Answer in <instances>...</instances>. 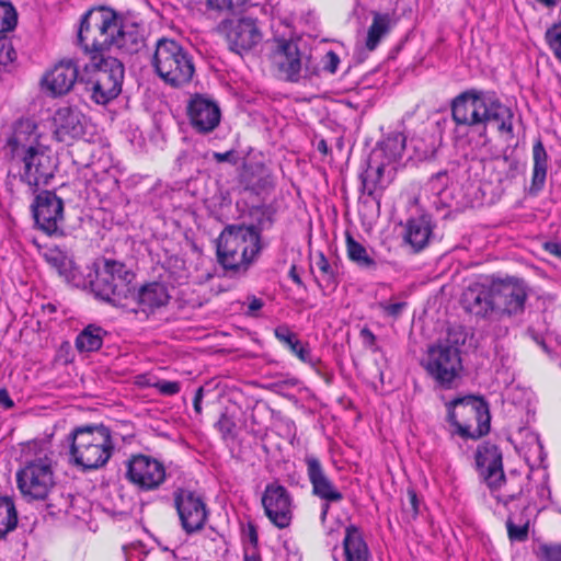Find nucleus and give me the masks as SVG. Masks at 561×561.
Wrapping results in <instances>:
<instances>
[{"label":"nucleus","mask_w":561,"mask_h":561,"mask_svg":"<svg viewBox=\"0 0 561 561\" xmlns=\"http://www.w3.org/2000/svg\"><path fill=\"white\" fill-rule=\"evenodd\" d=\"M30 144L26 150L11 154V159L22 164L20 181L25 183L33 194L39 186H46L54 179L57 163L46 147Z\"/></svg>","instance_id":"8"},{"label":"nucleus","mask_w":561,"mask_h":561,"mask_svg":"<svg viewBox=\"0 0 561 561\" xmlns=\"http://www.w3.org/2000/svg\"><path fill=\"white\" fill-rule=\"evenodd\" d=\"M346 250L350 261L359 268L375 271L378 266L374 257L368 254L367 249L356 241L351 233H346Z\"/></svg>","instance_id":"36"},{"label":"nucleus","mask_w":561,"mask_h":561,"mask_svg":"<svg viewBox=\"0 0 561 561\" xmlns=\"http://www.w3.org/2000/svg\"><path fill=\"white\" fill-rule=\"evenodd\" d=\"M213 158L218 163L228 162L231 165H237L240 160L239 153L233 149L226 152H214Z\"/></svg>","instance_id":"57"},{"label":"nucleus","mask_w":561,"mask_h":561,"mask_svg":"<svg viewBox=\"0 0 561 561\" xmlns=\"http://www.w3.org/2000/svg\"><path fill=\"white\" fill-rule=\"evenodd\" d=\"M422 366L437 387L444 390L456 388L462 379L461 356L456 351L436 344L428 347L427 357Z\"/></svg>","instance_id":"9"},{"label":"nucleus","mask_w":561,"mask_h":561,"mask_svg":"<svg viewBox=\"0 0 561 561\" xmlns=\"http://www.w3.org/2000/svg\"><path fill=\"white\" fill-rule=\"evenodd\" d=\"M264 245L256 232L245 229V224L227 225L216 240V257L230 278L245 276L259 260Z\"/></svg>","instance_id":"2"},{"label":"nucleus","mask_w":561,"mask_h":561,"mask_svg":"<svg viewBox=\"0 0 561 561\" xmlns=\"http://www.w3.org/2000/svg\"><path fill=\"white\" fill-rule=\"evenodd\" d=\"M378 306L388 317L398 319L401 316L403 309L407 307V302L401 301L394 304H387L385 301H380Z\"/></svg>","instance_id":"53"},{"label":"nucleus","mask_w":561,"mask_h":561,"mask_svg":"<svg viewBox=\"0 0 561 561\" xmlns=\"http://www.w3.org/2000/svg\"><path fill=\"white\" fill-rule=\"evenodd\" d=\"M360 337L363 339L364 345L374 352L378 351V347L376 346L377 337L374 334V332L367 328L364 327L359 332Z\"/></svg>","instance_id":"59"},{"label":"nucleus","mask_w":561,"mask_h":561,"mask_svg":"<svg viewBox=\"0 0 561 561\" xmlns=\"http://www.w3.org/2000/svg\"><path fill=\"white\" fill-rule=\"evenodd\" d=\"M55 137L58 141L68 142L85 134L84 115L72 106L59 107L54 115Z\"/></svg>","instance_id":"24"},{"label":"nucleus","mask_w":561,"mask_h":561,"mask_svg":"<svg viewBox=\"0 0 561 561\" xmlns=\"http://www.w3.org/2000/svg\"><path fill=\"white\" fill-rule=\"evenodd\" d=\"M408 503H402L403 518L407 522L416 519L420 513L421 500L413 488L407 490Z\"/></svg>","instance_id":"49"},{"label":"nucleus","mask_w":561,"mask_h":561,"mask_svg":"<svg viewBox=\"0 0 561 561\" xmlns=\"http://www.w3.org/2000/svg\"><path fill=\"white\" fill-rule=\"evenodd\" d=\"M249 305H248V311L247 314L251 317L256 316V311L263 308L264 302L261 298H257L255 296H249L248 297Z\"/></svg>","instance_id":"60"},{"label":"nucleus","mask_w":561,"mask_h":561,"mask_svg":"<svg viewBox=\"0 0 561 561\" xmlns=\"http://www.w3.org/2000/svg\"><path fill=\"white\" fill-rule=\"evenodd\" d=\"M18 13L9 2H0V33L10 32L15 28Z\"/></svg>","instance_id":"46"},{"label":"nucleus","mask_w":561,"mask_h":561,"mask_svg":"<svg viewBox=\"0 0 561 561\" xmlns=\"http://www.w3.org/2000/svg\"><path fill=\"white\" fill-rule=\"evenodd\" d=\"M545 250L548 251L550 254L561 259V242H546Z\"/></svg>","instance_id":"64"},{"label":"nucleus","mask_w":561,"mask_h":561,"mask_svg":"<svg viewBox=\"0 0 561 561\" xmlns=\"http://www.w3.org/2000/svg\"><path fill=\"white\" fill-rule=\"evenodd\" d=\"M0 405H2L4 409H11L14 407V402L10 398L9 392L5 388L0 389Z\"/></svg>","instance_id":"63"},{"label":"nucleus","mask_w":561,"mask_h":561,"mask_svg":"<svg viewBox=\"0 0 561 561\" xmlns=\"http://www.w3.org/2000/svg\"><path fill=\"white\" fill-rule=\"evenodd\" d=\"M495 319L524 313L529 287L523 278L506 277L492 279Z\"/></svg>","instance_id":"10"},{"label":"nucleus","mask_w":561,"mask_h":561,"mask_svg":"<svg viewBox=\"0 0 561 561\" xmlns=\"http://www.w3.org/2000/svg\"><path fill=\"white\" fill-rule=\"evenodd\" d=\"M316 265L321 272V282L318 280L319 286L335 288L337 285L335 272L322 252L319 253Z\"/></svg>","instance_id":"44"},{"label":"nucleus","mask_w":561,"mask_h":561,"mask_svg":"<svg viewBox=\"0 0 561 561\" xmlns=\"http://www.w3.org/2000/svg\"><path fill=\"white\" fill-rule=\"evenodd\" d=\"M276 339L290 350L301 362L316 366L318 359H316L308 345H304L298 339V335L293 332L287 325H278L274 330Z\"/></svg>","instance_id":"32"},{"label":"nucleus","mask_w":561,"mask_h":561,"mask_svg":"<svg viewBox=\"0 0 561 561\" xmlns=\"http://www.w3.org/2000/svg\"><path fill=\"white\" fill-rule=\"evenodd\" d=\"M18 58V53L13 46L12 39L8 36H0V67H8Z\"/></svg>","instance_id":"50"},{"label":"nucleus","mask_w":561,"mask_h":561,"mask_svg":"<svg viewBox=\"0 0 561 561\" xmlns=\"http://www.w3.org/2000/svg\"><path fill=\"white\" fill-rule=\"evenodd\" d=\"M112 432L103 423L83 424L72 428L68 435L70 450L96 443H111Z\"/></svg>","instance_id":"27"},{"label":"nucleus","mask_w":561,"mask_h":561,"mask_svg":"<svg viewBox=\"0 0 561 561\" xmlns=\"http://www.w3.org/2000/svg\"><path fill=\"white\" fill-rule=\"evenodd\" d=\"M502 168H505V179L514 180L519 173V161L515 158H511L508 156H503L499 161Z\"/></svg>","instance_id":"52"},{"label":"nucleus","mask_w":561,"mask_h":561,"mask_svg":"<svg viewBox=\"0 0 561 561\" xmlns=\"http://www.w3.org/2000/svg\"><path fill=\"white\" fill-rule=\"evenodd\" d=\"M18 488L30 500H44L55 486L54 472L48 458H37L16 473Z\"/></svg>","instance_id":"11"},{"label":"nucleus","mask_w":561,"mask_h":561,"mask_svg":"<svg viewBox=\"0 0 561 561\" xmlns=\"http://www.w3.org/2000/svg\"><path fill=\"white\" fill-rule=\"evenodd\" d=\"M154 387L164 396H173L181 390V383L179 381L160 380Z\"/></svg>","instance_id":"56"},{"label":"nucleus","mask_w":561,"mask_h":561,"mask_svg":"<svg viewBox=\"0 0 561 561\" xmlns=\"http://www.w3.org/2000/svg\"><path fill=\"white\" fill-rule=\"evenodd\" d=\"M31 210L36 227L47 236L62 233L58 224L64 219V201L54 191L36 194Z\"/></svg>","instance_id":"16"},{"label":"nucleus","mask_w":561,"mask_h":561,"mask_svg":"<svg viewBox=\"0 0 561 561\" xmlns=\"http://www.w3.org/2000/svg\"><path fill=\"white\" fill-rule=\"evenodd\" d=\"M343 548L346 561H368L369 559V549L363 538V534L353 524L345 528Z\"/></svg>","instance_id":"31"},{"label":"nucleus","mask_w":561,"mask_h":561,"mask_svg":"<svg viewBox=\"0 0 561 561\" xmlns=\"http://www.w3.org/2000/svg\"><path fill=\"white\" fill-rule=\"evenodd\" d=\"M407 138L402 133H391L380 142V148L389 161L402 158Z\"/></svg>","instance_id":"40"},{"label":"nucleus","mask_w":561,"mask_h":561,"mask_svg":"<svg viewBox=\"0 0 561 561\" xmlns=\"http://www.w3.org/2000/svg\"><path fill=\"white\" fill-rule=\"evenodd\" d=\"M385 164L379 163L377 167L371 165V158L365 161V169L359 174L360 188L363 194L377 199L381 194H377L378 191L381 193L387 187L388 183L383 181Z\"/></svg>","instance_id":"30"},{"label":"nucleus","mask_w":561,"mask_h":561,"mask_svg":"<svg viewBox=\"0 0 561 561\" xmlns=\"http://www.w3.org/2000/svg\"><path fill=\"white\" fill-rule=\"evenodd\" d=\"M257 169L259 174L255 175L252 173L247 182V188L255 194L270 191L274 187V181L271 172L263 165L257 167Z\"/></svg>","instance_id":"42"},{"label":"nucleus","mask_w":561,"mask_h":561,"mask_svg":"<svg viewBox=\"0 0 561 561\" xmlns=\"http://www.w3.org/2000/svg\"><path fill=\"white\" fill-rule=\"evenodd\" d=\"M545 41L554 57L561 62V22H556L547 28Z\"/></svg>","instance_id":"47"},{"label":"nucleus","mask_w":561,"mask_h":561,"mask_svg":"<svg viewBox=\"0 0 561 561\" xmlns=\"http://www.w3.org/2000/svg\"><path fill=\"white\" fill-rule=\"evenodd\" d=\"M460 305L463 310L479 320L495 319V305L490 284L476 283L470 285L461 295Z\"/></svg>","instance_id":"20"},{"label":"nucleus","mask_w":561,"mask_h":561,"mask_svg":"<svg viewBox=\"0 0 561 561\" xmlns=\"http://www.w3.org/2000/svg\"><path fill=\"white\" fill-rule=\"evenodd\" d=\"M450 111L457 126L470 127L480 137H486L489 127L511 138L514 136L513 111L495 91L467 89L451 100Z\"/></svg>","instance_id":"1"},{"label":"nucleus","mask_w":561,"mask_h":561,"mask_svg":"<svg viewBox=\"0 0 561 561\" xmlns=\"http://www.w3.org/2000/svg\"><path fill=\"white\" fill-rule=\"evenodd\" d=\"M262 506L270 522L279 529L287 528L293 519L291 496L284 485L276 482L265 486Z\"/></svg>","instance_id":"19"},{"label":"nucleus","mask_w":561,"mask_h":561,"mask_svg":"<svg viewBox=\"0 0 561 561\" xmlns=\"http://www.w3.org/2000/svg\"><path fill=\"white\" fill-rule=\"evenodd\" d=\"M174 506L181 526L187 535L202 530L208 518L206 503L196 491L179 488L174 491Z\"/></svg>","instance_id":"13"},{"label":"nucleus","mask_w":561,"mask_h":561,"mask_svg":"<svg viewBox=\"0 0 561 561\" xmlns=\"http://www.w3.org/2000/svg\"><path fill=\"white\" fill-rule=\"evenodd\" d=\"M125 68L115 57L91 56V61L83 67L82 93L90 94L96 103L105 105L122 92Z\"/></svg>","instance_id":"5"},{"label":"nucleus","mask_w":561,"mask_h":561,"mask_svg":"<svg viewBox=\"0 0 561 561\" xmlns=\"http://www.w3.org/2000/svg\"><path fill=\"white\" fill-rule=\"evenodd\" d=\"M218 32L226 37L230 50L238 55L252 50L262 41L256 20L252 18L225 19L218 24Z\"/></svg>","instance_id":"14"},{"label":"nucleus","mask_w":561,"mask_h":561,"mask_svg":"<svg viewBox=\"0 0 561 561\" xmlns=\"http://www.w3.org/2000/svg\"><path fill=\"white\" fill-rule=\"evenodd\" d=\"M433 224L428 215L410 218L405 225L404 240L411 245L414 253L427 247L433 236Z\"/></svg>","instance_id":"28"},{"label":"nucleus","mask_w":561,"mask_h":561,"mask_svg":"<svg viewBox=\"0 0 561 561\" xmlns=\"http://www.w3.org/2000/svg\"><path fill=\"white\" fill-rule=\"evenodd\" d=\"M216 427L221 433L224 438L231 436L236 427V423L225 413H222L216 423Z\"/></svg>","instance_id":"54"},{"label":"nucleus","mask_w":561,"mask_h":561,"mask_svg":"<svg viewBox=\"0 0 561 561\" xmlns=\"http://www.w3.org/2000/svg\"><path fill=\"white\" fill-rule=\"evenodd\" d=\"M46 261L62 276L67 283H70L77 287L87 286V280L82 278L79 267L75 263L73 259L68 256L60 250L50 251L46 254Z\"/></svg>","instance_id":"29"},{"label":"nucleus","mask_w":561,"mask_h":561,"mask_svg":"<svg viewBox=\"0 0 561 561\" xmlns=\"http://www.w3.org/2000/svg\"><path fill=\"white\" fill-rule=\"evenodd\" d=\"M18 525V512L12 497L0 496V540L14 530Z\"/></svg>","instance_id":"38"},{"label":"nucleus","mask_w":561,"mask_h":561,"mask_svg":"<svg viewBox=\"0 0 561 561\" xmlns=\"http://www.w3.org/2000/svg\"><path fill=\"white\" fill-rule=\"evenodd\" d=\"M171 296L167 285L160 282H151L136 288L133 285V297L130 298V311L140 308L142 311H150L161 308L169 304Z\"/></svg>","instance_id":"25"},{"label":"nucleus","mask_w":561,"mask_h":561,"mask_svg":"<svg viewBox=\"0 0 561 561\" xmlns=\"http://www.w3.org/2000/svg\"><path fill=\"white\" fill-rule=\"evenodd\" d=\"M37 125L30 118L19 119L13 127L12 135L7 140L10 153H16L26 150L31 141V137L35 134Z\"/></svg>","instance_id":"34"},{"label":"nucleus","mask_w":561,"mask_h":561,"mask_svg":"<svg viewBox=\"0 0 561 561\" xmlns=\"http://www.w3.org/2000/svg\"><path fill=\"white\" fill-rule=\"evenodd\" d=\"M125 478L139 491H154L165 481V467L151 456L131 455L126 461Z\"/></svg>","instance_id":"12"},{"label":"nucleus","mask_w":561,"mask_h":561,"mask_svg":"<svg viewBox=\"0 0 561 561\" xmlns=\"http://www.w3.org/2000/svg\"><path fill=\"white\" fill-rule=\"evenodd\" d=\"M534 169L531 176L530 194H538L545 186L548 169V154L540 138L533 146Z\"/></svg>","instance_id":"33"},{"label":"nucleus","mask_w":561,"mask_h":561,"mask_svg":"<svg viewBox=\"0 0 561 561\" xmlns=\"http://www.w3.org/2000/svg\"><path fill=\"white\" fill-rule=\"evenodd\" d=\"M187 115L192 127L199 134L213 131L219 125L221 117L218 104L202 94L191 98Z\"/></svg>","instance_id":"21"},{"label":"nucleus","mask_w":561,"mask_h":561,"mask_svg":"<svg viewBox=\"0 0 561 561\" xmlns=\"http://www.w3.org/2000/svg\"><path fill=\"white\" fill-rule=\"evenodd\" d=\"M102 266L93 263V273L89 274L91 293L98 300L115 308L127 309L133 297V280L135 274L122 261L102 257Z\"/></svg>","instance_id":"4"},{"label":"nucleus","mask_w":561,"mask_h":561,"mask_svg":"<svg viewBox=\"0 0 561 561\" xmlns=\"http://www.w3.org/2000/svg\"><path fill=\"white\" fill-rule=\"evenodd\" d=\"M108 333L98 324H88L76 337L75 346L79 353L99 351Z\"/></svg>","instance_id":"35"},{"label":"nucleus","mask_w":561,"mask_h":561,"mask_svg":"<svg viewBox=\"0 0 561 561\" xmlns=\"http://www.w3.org/2000/svg\"><path fill=\"white\" fill-rule=\"evenodd\" d=\"M115 445L111 443H96L87 447L70 450L75 463L83 471L96 470L104 467L113 455Z\"/></svg>","instance_id":"26"},{"label":"nucleus","mask_w":561,"mask_h":561,"mask_svg":"<svg viewBox=\"0 0 561 561\" xmlns=\"http://www.w3.org/2000/svg\"><path fill=\"white\" fill-rule=\"evenodd\" d=\"M114 37L113 46L129 55L137 54L146 46V26L119 12Z\"/></svg>","instance_id":"23"},{"label":"nucleus","mask_w":561,"mask_h":561,"mask_svg":"<svg viewBox=\"0 0 561 561\" xmlns=\"http://www.w3.org/2000/svg\"><path fill=\"white\" fill-rule=\"evenodd\" d=\"M445 409L451 436L478 440L490 433V404L484 396H457L445 402Z\"/></svg>","instance_id":"3"},{"label":"nucleus","mask_w":561,"mask_h":561,"mask_svg":"<svg viewBox=\"0 0 561 561\" xmlns=\"http://www.w3.org/2000/svg\"><path fill=\"white\" fill-rule=\"evenodd\" d=\"M468 340V332L463 325H454L448 328L447 335L444 340L435 343L443 348L456 351L460 355V347L466 344Z\"/></svg>","instance_id":"41"},{"label":"nucleus","mask_w":561,"mask_h":561,"mask_svg":"<svg viewBox=\"0 0 561 561\" xmlns=\"http://www.w3.org/2000/svg\"><path fill=\"white\" fill-rule=\"evenodd\" d=\"M247 2L248 0H207L206 7L211 11L237 14L244 9Z\"/></svg>","instance_id":"45"},{"label":"nucleus","mask_w":561,"mask_h":561,"mask_svg":"<svg viewBox=\"0 0 561 561\" xmlns=\"http://www.w3.org/2000/svg\"><path fill=\"white\" fill-rule=\"evenodd\" d=\"M152 66L157 75L174 88L190 83L195 72L190 53L176 41L165 37L156 44Z\"/></svg>","instance_id":"7"},{"label":"nucleus","mask_w":561,"mask_h":561,"mask_svg":"<svg viewBox=\"0 0 561 561\" xmlns=\"http://www.w3.org/2000/svg\"><path fill=\"white\" fill-rule=\"evenodd\" d=\"M340 64V57L333 50H329L322 58V69L331 75L335 73Z\"/></svg>","instance_id":"55"},{"label":"nucleus","mask_w":561,"mask_h":561,"mask_svg":"<svg viewBox=\"0 0 561 561\" xmlns=\"http://www.w3.org/2000/svg\"><path fill=\"white\" fill-rule=\"evenodd\" d=\"M506 529L508 539L512 542H524L528 539L529 523L526 522L524 525L517 526L512 517L506 520Z\"/></svg>","instance_id":"51"},{"label":"nucleus","mask_w":561,"mask_h":561,"mask_svg":"<svg viewBox=\"0 0 561 561\" xmlns=\"http://www.w3.org/2000/svg\"><path fill=\"white\" fill-rule=\"evenodd\" d=\"M305 463L307 466V476L312 486V494L323 501L320 518L324 523L330 504L341 502L343 494L327 476L321 461L316 456L307 455Z\"/></svg>","instance_id":"17"},{"label":"nucleus","mask_w":561,"mask_h":561,"mask_svg":"<svg viewBox=\"0 0 561 561\" xmlns=\"http://www.w3.org/2000/svg\"><path fill=\"white\" fill-rule=\"evenodd\" d=\"M252 215L255 218V224L245 225V229L256 232L262 240V232L271 229L275 224L276 208L272 204L254 206Z\"/></svg>","instance_id":"37"},{"label":"nucleus","mask_w":561,"mask_h":561,"mask_svg":"<svg viewBox=\"0 0 561 561\" xmlns=\"http://www.w3.org/2000/svg\"><path fill=\"white\" fill-rule=\"evenodd\" d=\"M389 15L381 13H374L371 25L368 27L366 48L374 50L379 45L381 37L389 32Z\"/></svg>","instance_id":"39"},{"label":"nucleus","mask_w":561,"mask_h":561,"mask_svg":"<svg viewBox=\"0 0 561 561\" xmlns=\"http://www.w3.org/2000/svg\"><path fill=\"white\" fill-rule=\"evenodd\" d=\"M474 465L479 477L491 491L500 490L506 482L503 453L496 444L485 440L478 445L474 453Z\"/></svg>","instance_id":"15"},{"label":"nucleus","mask_w":561,"mask_h":561,"mask_svg":"<svg viewBox=\"0 0 561 561\" xmlns=\"http://www.w3.org/2000/svg\"><path fill=\"white\" fill-rule=\"evenodd\" d=\"M203 397H204V388L199 387L195 391V396H194V399H193V407H194V410H195V412L197 414L202 413V400H203Z\"/></svg>","instance_id":"62"},{"label":"nucleus","mask_w":561,"mask_h":561,"mask_svg":"<svg viewBox=\"0 0 561 561\" xmlns=\"http://www.w3.org/2000/svg\"><path fill=\"white\" fill-rule=\"evenodd\" d=\"M534 554L539 561H561V542L560 543H539L534 549Z\"/></svg>","instance_id":"48"},{"label":"nucleus","mask_w":561,"mask_h":561,"mask_svg":"<svg viewBox=\"0 0 561 561\" xmlns=\"http://www.w3.org/2000/svg\"><path fill=\"white\" fill-rule=\"evenodd\" d=\"M272 55L280 72L287 81L298 82L301 78L302 58L298 42L291 38L277 37L273 42Z\"/></svg>","instance_id":"22"},{"label":"nucleus","mask_w":561,"mask_h":561,"mask_svg":"<svg viewBox=\"0 0 561 561\" xmlns=\"http://www.w3.org/2000/svg\"><path fill=\"white\" fill-rule=\"evenodd\" d=\"M45 500L47 501L46 510L50 516L67 513L70 507L69 495L66 496L62 492H57L55 486L49 491Z\"/></svg>","instance_id":"43"},{"label":"nucleus","mask_w":561,"mask_h":561,"mask_svg":"<svg viewBox=\"0 0 561 561\" xmlns=\"http://www.w3.org/2000/svg\"><path fill=\"white\" fill-rule=\"evenodd\" d=\"M320 69L317 65L311 61V58H307L305 61V75L304 78L312 79V77H319Z\"/></svg>","instance_id":"61"},{"label":"nucleus","mask_w":561,"mask_h":561,"mask_svg":"<svg viewBox=\"0 0 561 561\" xmlns=\"http://www.w3.org/2000/svg\"><path fill=\"white\" fill-rule=\"evenodd\" d=\"M118 13L106 5L89 9L80 19L78 44L91 56H103L115 42Z\"/></svg>","instance_id":"6"},{"label":"nucleus","mask_w":561,"mask_h":561,"mask_svg":"<svg viewBox=\"0 0 561 561\" xmlns=\"http://www.w3.org/2000/svg\"><path fill=\"white\" fill-rule=\"evenodd\" d=\"M81 78H83V70L80 71L77 60L65 58L45 73L42 82L55 96L65 95L71 89L81 95L83 88V84H80Z\"/></svg>","instance_id":"18"},{"label":"nucleus","mask_w":561,"mask_h":561,"mask_svg":"<svg viewBox=\"0 0 561 561\" xmlns=\"http://www.w3.org/2000/svg\"><path fill=\"white\" fill-rule=\"evenodd\" d=\"M243 537L249 540L251 546L256 549L259 545V534L256 525L253 522H248L247 526L242 530Z\"/></svg>","instance_id":"58"}]
</instances>
